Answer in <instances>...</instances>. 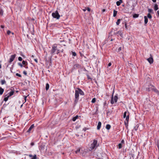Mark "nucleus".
<instances>
[{"label": "nucleus", "mask_w": 159, "mask_h": 159, "mask_svg": "<svg viewBox=\"0 0 159 159\" xmlns=\"http://www.w3.org/2000/svg\"><path fill=\"white\" fill-rule=\"evenodd\" d=\"M157 94L158 95H159V91H158V92H157Z\"/></svg>", "instance_id": "nucleus-58"}, {"label": "nucleus", "mask_w": 159, "mask_h": 159, "mask_svg": "<svg viewBox=\"0 0 159 159\" xmlns=\"http://www.w3.org/2000/svg\"><path fill=\"white\" fill-rule=\"evenodd\" d=\"M117 34H119L121 36L122 35V33H121V31H119L118 32H117Z\"/></svg>", "instance_id": "nucleus-32"}, {"label": "nucleus", "mask_w": 159, "mask_h": 159, "mask_svg": "<svg viewBox=\"0 0 159 159\" xmlns=\"http://www.w3.org/2000/svg\"><path fill=\"white\" fill-rule=\"evenodd\" d=\"M77 89L75 90V98H79V94L82 95H83L84 94V92L80 89L77 88Z\"/></svg>", "instance_id": "nucleus-2"}, {"label": "nucleus", "mask_w": 159, "mask_h": 159, "mask_svg": "<svg viewBox=\"0 0 159 159\" xmlns=\"http://www.w3.org/2000/svg\"><path fill=\"white\" fill-rule=\"evenodd\" d=\"M50 52L52 56L55 54H59L60 53V50L59 49L58 46L57 44H54L52 46V49Z\"/></svg>", "instance_id": "nucleus-1"}, {"label": "nucleus", "mask_w": 159, "mask_h": 159, "mask_svg": "<svg viewBox=\"0 0 159 159\" xmlns=\"http://www.w3.org/2000/svg\"><path fill=\"white\" fill-rule=\"evenodd\" d=\"M10 152V153H13V152H13V151L12 150Z\"/></svg>", "instance_id": "nucleus-60"}, {"label": "nucleus", "mask_w": 159, "mask_h": 159, "mask_svg": "<svg viewBox=\"0 0 159 159\" xmlns=\"http://www.w3.org/2000/svg\"><path fill=\"white\" fill-rule=\"evenodd\" d=\"M34 145V143L33 142H31L30 143V145L31 146H33Z\"/></svg>", "instance_id": "nucleus-49"}, {"label": "nucleus", "mask_w": 159, "mask_h": 159, "mask_svg": "<svg viewBox=\"0 0 159 159\" xmlns=\"http://www.w3.org/2000/svg\"><path fill=\"white\" fill-rule=\"evenodd\" d=\"M118 148H119L120 149L122 148V144L121 143H119L118 145Z\"/></svg>", "instance_id": "nucleus-35"}, {"label": "nucleus", "mask_w": 159, "mask_h": 159, "mask_svg": "<svg viewBox=\"0 0 159 159\" xmlns=\"http://www.w3.org/2000/svg\"><path fill=\"white\" fill-rule=\"evenodd\" d=\"M119 1L121 2H122V0H119Z\"/></svg>", "instance_id": "nucleus-63"}, {"label": "nucleus", "mask_w": 159, "mask_h": 159, "mask_svg": "<svg viewBox=\"0 0 159 159\" xmlns=\"http://www.w3.org/2000/svg\"><path fill=\"white\" fill-rule=\"evenodd\" d=\"M49 85L47 83L46 85L45 89L46 90H48L49 88Z\"/></svg>", "instance_id": "nucleus-19"}, {"label": "nucleus", "mask_w": 159, "mask_h": 159, "mask_svg": "<svg viewBox=\"0 0 159 159\" xmlns=\"http://www.w3.org/2000/svg\"><path fill=\"white\" fill-rule=\"evenodd\" d=\"M86 9H84L83 10L84 11H86Z\"/></svg>", "instance_id": "nucleus-59"}, {"label": "nucleus", "mask_w": 159, "mask_h": 159, "mask_svg": "<svg viewBox=\"0 0 159 159\" xmlns=\"http://www.w3.org/2000/svg\"><path fill=\"white\" fill-rule=\"evenodd\" d=\"M1 28H2V29H3V28H4V25H1Z\"/></svg>", "instance_id": "nucleus-53"}, {"label": "nucleus", "mask_w": 159, "mask_h": 159, "mask_svg": "<svg viewBox=\"0 0 159 159\" xmlns=\"http://www.w3.org/2000/svg\"><path fill=\"white\" fill-rule=\"evenodd\" d=\"M11 32L10 31L8 30L7 32V34L8 35H9L10 33H11Z\"/></svg>", "instance_id": "nucleus-42"}, {"label": "nucleus", "mask_w": 159, "mask_h": 159, "mask_svg": "<svg viewBox=\"0 0 159 159\" xmlns=\"http://www.w3.org/2000/svg\"><path fill=\"white\" fill-rule=\"evenodd\" d=\"M153 90L156 93H157V92H158V90L157 89H153Z\"/></svg>", "instance_id": "nucleus-39"}, {"label": "nucleus", "mask_w": 159, "mask_h": 159, "mask_svg": "<svg viewBox=\"0 0 159 159\" xmlns=\"http://www.w3.org/2000/svg\"><path fill=\"white\" fill-rule=\"evenodd\" d=\"M34 60L35 61V62L36 63H37L38 62V59H36V58H35V59H34Z\"/></svg>", "instance_id": "nucleus-48"}, {"label": "nucleus", "mask_w": 159, "mask_h": 159, "mask_svg": "<svg viewBox=\"0 0 159 159\" xmlns=\"http://www.w3.org/2000/svg\"><path fill=\"white\" fill-rule=\"evenodd\" d=\"M126 113H127L126 111H125L124 112V115H123V117L124 118H125L127 116H126Z\"/></svg>", "instance_id": "nucleus-33"}, {"label": "nucleus", "mask_w": 159, "mask_h": 159, "mask_svg": "<svg viewBox=\"0 0 159 159\" xmlns=\"http://www.w3.org/2000/svg\"><path fill=\"white\" fill-rule=\"evenodd\" d=\"M122 2H120V1H117L116 2V5L117 6H119L120 5V4L121 3H122Z\"/></svg>", "instance_id": "nucleus-29"}, {"label": "nucleus", "mask_w": 159, "mask_h": 159, "mask_svg": "<svg viewBox=\"0 0 159 159\" xmlns=\"http://www.w3.org/2000/svg\"><path fill=\"white\" fill-rule=\"evenodd\" d=\"M29 156L30 157H32L31 159H37V157L36 155H34V156L31 154H29Z\"/></svg>", "instance_id": "nucleus-9"}, {"label": "nucleus", "mask_w": 159, "mask_h": 159, "mask_svg": "<svg viewBox=\"0 0 159 159\" xmlns=\"http://www.w3.org/2000/svg\"><path fill=\"white\" fill-rule=\"evenodd\" d=\"M23 106V104L21 105L20 106V107H21Z\"/></svg>", "instance_id": "nucleus-64"}, {"label": "nucleus", "mask_w": 159, "mask_h": 159, "mask_svg": "<svg viewBox=\"0 0 159 159\" xmlns=\"http://www.w3.org/2000/svg\"><path fill=\"white\" fill-rule=\"evenodd\" d=\"M157 146L158 149H159V143H158V142L157 143Z\"/></svg>", "instance_id": "nucleus-50"}, {"label": "nucleus", "mask_w": 159, "mask_h": 159, "mask_svg": "<svg viewBox=\"0 0 159 159\" xmlns=\"http://www.w3.org/2000/svg\"><path fill=\"white\" fill-rule=\"evenodd\" d=\"M14 93V91H13L12 90H11V91L9 93V94L8 95L9 97H10L11 96H12L13 95Z\"/></svg>", "instance_id": "nucleus-13"}, {"label": "nucleus", "mask_w": 159, "mask_h": 159, "mask_svg": "<svg viewBox=\"0 0 159 159\" xmlns=\"http://www.w3.org/2000/svg\"><path fill=\"white\" fill-rule=\"evenodd\" d=\"M34 124H33L31 125L30 127L29 128V129L27 131V132L30 133L31 129L34 128Z\"/></svg>", "instance_id": "nucleus-10"}, {"label": "nucleus", "mask_w": 159, "mask_h": 159, "mask_svg": "<svg viewBox=\"0 0 159 159\" xmlns=\"http://www.w3.org/2000/svg\"><path fill=\"white\" fill-rule=\"evenodd\" d=\"M145 25L147 24L148 22V19L146 16H144Z\"/></svg>", "instance_id": "nucleus-12"}, {"label": "nucleus", "mask_w": 159, "mask_h": 159, "mask_svg": "<svg viewBox=\"0 0 159 159\" xmlns=\"http://www.w3.org/2000/svg\"><path fill=\"white\" fill-rule=\"evenodd\" d=\"M52 16L53 18L58 19L60 17V15H59L58 11H56L55 12L52 13Z\"/></svg>", "instance_id": "nucleus-5"}, {"label": "nucleus", "mask_w": 159, "mask_h": 159, "mask_svg": "<svg viewBox=\"0 0 159 159\" xmlns=\"http://www.w3.org/2000/svg\"><path fill=\"white\" fill-rule=\"evenodd\" d=\"M129 120V115H128L126 117V120L127 121V122H128V121Z\"/></svg>", "instance_id": "nucleus-27"}, {"label": "nucleus", "mask_w": 159, "mask_h": 159, "mask_svg": "<svg viewBox=\"0 0 159 159\" xmlns=\"http://www.w3.org/2000/svg\"><path fill=\"white\" fill-rule=\"evenodd\" d=\"M96 98H93L92 99L91 102L93 103H94L96 102Z\"/></svg>", "instance_id": "nucleus-31"}, {"label": "nucleus", "mask_w": 159, "mask_h": 159, "mask_svg": "<svg viewBox=\"0 0 159 159\" xmlns=\"http://www.w3.org/2000/svg\"><path fill=\"white\" fill-rule=\"evenodd\" d=\"M23 73L25 75H26L27 74V72L25 71H23Z\"/></svg>", "instance_id": "nucleus-46"}, {"label": "nucleus", "mask_w": 159, "mask_h": 159, "mask_svg": "<svg viewBox=\"0 0 159 159\" xmlns=\"http://www.w3.org/2000/svg\"><path fill=\"white\" fill-rule=\"evenodd\" d=\"M4 91V89L0 87V95H2L3 94Z\"/></svg>", "instance_id": "nucleus-15"}, {"label": "nucleus", "mask_w": 159, "mask_h": 159, "mask_svg": "<svg viewBox=\"0 0 159 159\" xmlns=\"http://www.w3.org/2000/svg\"><path fill=\"white\" fill-rule=\"evenodd\" d=\"M147 18L148 17L149 19H151L152 18V16L149 13L147 15Z\"/></svg>", "instance_id": "nucleus-26"}, {"label": "nucleus", "mask_w": 159, "mask_h": 159, "mask_svg": "<svg viewBox=\"0 0 159 159\" xmlns=\"http://www.w3.org/2000/svg\"><path fill=\"white\" fill-rule=\"evenodd\" d=\"M80 67L81 66L78 64H75L74 66V68L75 69H78L80 68Z\"/></svg>", "instance_id": "nucleus-8"}, {"label": "nucleus", "mask_w": 159, "mask_h": 159, "mask_svg": "<svg viewBox=\"0 0 159 159\" xmlns=\"http://www.w3.org/2000/svg\"><path fill=\"white\" fill-rule=\"evenodd\" d=\"M79 99V98H75V103H77V101H78V100Z\"/></svg>", "instance_id": "nucleus-41"}, {"label": "nucleus", "mask_w": 159, "mask_h": 159, "mask_svg": "<svg viewBox=\"0 0 159 159\" xmlns=\"http://www.w3.org/2000/svg\"><path fill=\"white\" fill-rule=\"evenodd\" d=\"M18 60L20 61H22V58L21 57H18Z\"/></svg>", "instance_id": "nucleus-44"}, {"label": "nucleus", "mask_w": 159, "mask_h": 159, "mask_svg": "<svg viewBox=\"0 0 159 159\" xmlns=\"http://www.w3.org/2000/svg\"><path fill=\"white\" fill-rule=\"evenodd\" d=\"M3 14V11L1 8L0 7V16H2Z\"/></svg>", "instance_id": "nucleus-16"}, {"label": "nucleus", "mask_w": 159, "mask_h": 159, "mask_svg": "<svg viewBox=\"0 0 159 159\" xmlns=\"http://www.w3.org/2000/svg\"><path fill=\"white\" fill-rule=\"evenodd\" d=\"M72 53L73 56H75L76 55V53L75 52L72 51Z\"/></svg>", "instance_id": "nucleus-34"}, {"label": "nucleus", "mask_w": 159, "mask_h": 159, "mask_svg": "<svg viewBox=\"0 0 159 159\" xmlns=\"http://www.w3.org/2000/svg\"><path fill=\"white\" fill-rule=\"evenodd\" d=\"M111 62H109L108 63V65L107 67H109V66H111Z\"/></svg>", "instance_id": "nucleus-47"}, {"label": "nucleus", "mask_w": 159, "mask_h": 159, "mask_svg": "<svg viewBox=\"0 0 159 159\" xmlns=\"http://www.w3.org/2000/svg\"><path fill=\"white\" fill-rule=\"evenodd\" d=\"M16 75L17 76H19V77H21V75L20 74H19L18 73H17L16 74Z\"/></svg>", "instance_id": "nucleus-38"}, {"label": "nucleus", "mask_w": 159, "mask_h": 159, "mask_svg": "<svg viewBox=\"0 0 159 159\" xmlns=\"http://www.w3.org/2000/svg\"><path fill=\"white\" fill-rule=\"evenodd\" d=\"M18 65L20 66L21 67H23V65L20 63H18Z\"/></svg>", "instance_id": "nucleus-43"}, {"label": "nucleus", "mask_w": 159, "mask_h": 159, "mask_svg": "<svg viewBox=\"0 0 159 159\" xmlns=\"http://www.w3.org/2000/svg\"><path fill=\"white\" fill-rule=\"evenodd\" d=\"M114 92L113 91L111 98L110 102L111 104H113L114 103V102H117L118 98L117 94L114 96V98L113 97Z\"/></svg>", "instance_id": "nucleus-4"}, {"label": "nucleus", "mask_w": 159, "mask_h": 159, "mask_svg": "<svg viewBox=\"0 0 159 159\" xmlns=\"http://www.w3.org/2000/svg\"><path fill=\"white\" fill-rule=\"evenodd\" d=\"M48 155H51V153H50L48 154Z\"/></svg>", "instance_id": "nucleus-62"}, {"label": "nucleus", "mask_w": 159, "mask_h": 159, "mask_svg": "<svg viewBox=\"0 0 159 159\" xmlns=\"http://www.w3.org/2000/svg\"><path fill=\"white\" fill-rule=\"evenodd\" d=\"M16 54H15L13 55H12L11 56L9 60V63H11L12 61H13L15 57H16Z\"/></svg>", "instance_id": "nucleus-7"}, {"label": "nucleus", "mask_w": 159, "mask_h": 159, "mask_svg": "<svg viewBox=\"0 0 159 159\" xmlns=\"http://www.w3.org/2000/svg\"><path fill=\"white\" fill-rule=\"evenodd\" d=\"M28 96V95L27 96H25L24 97V99L25 100V102L26 101V98Z\"/></svg>", "instance_id": "nucleus-45"}, {"label": "nucleus", "mask_w": 159, "mask_h": 159, "mask_svg": "<svg viewBox=\"0 0 159 159\" xmlns=\"http://www.w3.org/2000/svg\"><path fill=\"white\" fill-rule=\"evenodd\" d=\"M121 20V19H118L117 21L116 22V24L117 25H119V24L120 23V21Z\"/></svg>", "instance_id": "nucleus-25"}, {"label": "nucleus", "mask_w": 159, "mask_h": 159, "mask_svg": "<svg viewBox=\"0 0 159 159\" xmlns=\"http://www.w3.org/2000/svg\"><path fill=\"white\" fill-rule=\"evenodd\" d=\"M106 129L108 130L109 129L111 128V125L109 124H107L106 126Z\"/></svg>", "instance_id": "nucleus-21"}, {"label": "nucleus", "mask_w": 159, "mask_h": 159, "mask_svg": "<svg viewBox=\"0 0 159 159\" xmlns=\"http://www.w3.org/2000/svg\"><path fill=\"white\" fill-rule=\"evenodd\" d=\"M124 141L123 140H121L120 143H121V144L124 143Z\"/></svg>", "instance_id": "nucleus-52"}, {"label": "nucleus", "mask_w": 159, "mask_h": 159, "mask_svg": "<svg viewBox=\"0 0 159 159\" xmlns=\"http://www.w3.org/2000/svg\"><path fill=\"white\" fill-rule=\"evenodd\" d=\"M0 82H1V84H2V85H3V84H6V82L4 80H1L0 81Z\"/></svg>", "instance_id": "nucleus-18"}, {"label": "nucleus", "mask_w": 159, "mask_h": 159, "mask_svg": "<svg viewBox=\"0 0 159 159\" xmlns=\"http://www.w3.org/2000/svg\"><path fill=\"white\" fill-rule=\"evenodd\" d=\"M101 125V122L99 121L98 122V125L97 127V129L98 130L100 129Z\"/></svg>", "instance_id": "nucleus-11"}, {"label": "nucleus", "mask_w": 159, "mask_h": 159, "mask_svg": "<svg viewBox=\"0 0 159 159\" xmlns=\"http://www.w3.org/2000/svg\"><path fill=\"white\" fill-rule=\"evenodd\" d=\"M86 10H87L89 11H90V9L89 7H88Z\"/></svg>", "instance_id": "nucleus-51"}, {"label": "nucleus", "mask_w": 159, "mask_h": 159, "mask_svg": "<svg viewBox=\"0 0 159 159\" xmlns=\"http://www.w3.org/2000/svg\"><path fill=\"white\" fill-rule=\"evenodd\" d=\"M124 123H125V124L126 126H128V122H127V121H125Z\"/></svg>", "instance_id": "nucleus-40"}, {"label": "nucleus", "mask_w": 159, "mask_h": 159, "mask_svg": "<svg viewBox=\"0 0 159 159\" xmlns=\"http://www.w3.org/2000/svg\"><path fill=\"white\" fill-rule=\"evenodd\" d=\"M98 141L97 140H94L93 142L91 144L90 148L91 149H96L99 146V144H98Z\"/></svg>", "instance_id": "nucleus-3"}, {"label": "nucleus", "mask_w": 159, "mask_h": 159, "mask_svg": "<svg viewBox=\"0 0 159 159\" xmlns=\"http://www.w3.org/2000/svg\"><path fill=\"white\" fill-rule=\"evenodd\" d=\"M147 60L150 64L153 63V60L151 54L150 55V57L148 58Z\"/></svg>", "instance_id": "nucleus-6"}, {"label": "nucleus", "mask_w": 159, "mask_h": 159, "mask_svg": "<svg viewBox=\"0 0 159 159\" xmlns=\"http://www.w3.org/2000/svg\"><path fill=\"white\" fill-rule=\"evenodd\" d=\"M124 24H125V28H126V29H127V22H124Z\"/></svg>", "instance_id": "nucleus-36"}, {"label": "nucleus", "mask_w": 159, "mask_h": 159, "mask_svg": "<svg viewBox=\"0 0 159 159\" xmlns=\"http://www.w3.org/2000/svg\"><path fill=\"white\" fill-rule=\"evenodd\" d=\"M75 154L80 153H81V152L80 151V150H77L75 151Z\"/></svg>", "instance_id": "nucleus-23"}, {"label": "nucleus", "mask_w": 159, "mask_h": 159, "mask_svg": "<svg viewBox=\"0 0 159 159\" xmlns=\"http://www.w3.org/2000/svg\"><path fill=\"white\" fill-rule=\"evenodd\" d=\"M7 95H6L4 99V100L5 102L7 101L8 100V98L9 97L8 96H7V97H6Z\"/></svg>", "instance_id": "nucleus-22"}, {"label": "nucleus", "mask_w": 159, "mask_h": 159, "mask_svg": "<svg viewBox=\"0 0 159 159\" xmlns=\"http://www.w3.org/2000/svg\"><path fill=\"white\" fill-rule=\"evenodd\" d=\"M158 9V6L157 4H155L154 6V10L157 11Z\"/></svg>", "instance_id": "nucleus-17"}, {"label": "nucleus", "mask_w": 159, "mask_h": 159, "mask_svg": "<svg viewBox=\"0 0 159 159\" xmlns=\"http://www.w3.org/2000/svg\"><path fill=\"white\" fill-rule=\"evenodd\" d=\"M22 64L24 65H26L27 64V62L26 61L23 60L22 62Z\"/></svg>", "instance_id": "nucleus-28"}, {"label": "nucleus", "mask_w": 159, "mask_h": 159, "mask_svg": "<svg viewBox=\"0 0 159 159\" xmlns=\"http://www.w3.org/2000/svg\"><path fill=\"white\" fill-rule=\"evenodd\" d=\"M1 67H2L1 65V64H0V69L1 68Z\"/></svg>", "instance_id": "nucleus-61"}, {"label": "nucleus", "mask_w": 159, "mask_h": 159, "mask_svg": "<svg viewBox=\"0 0 159 159\" xmlns=\"http://www.w3.org/2000/svg\"><path fill=\"white\" fill-rule=\"evenodd\" d=\"M138 126H135L134 127V130L135 131L137 130L138 129Z\"/></svg>", "instance_id": "nucleus-37"}, {"label": "nucleus", "mask_w": 159, "mask_h": 159, "mask_svg": "<svg viewBox=\"0 0 159 159\" xmlns=\"http://www.w3.org/2000/svg\"><path fill=\"white\" fill-rule=\"evenodd\" d=\"M157 14L158 15V16H159V11H157Z\"/></svg>", "instance_id": "nucleus-54"}, {"label": "nucleus", "mask_w": 159, "mask_h": 159, "mask_svg": "<svg viewBox=\"0 0 159 159\" xmlns=\"http://www.w3.org/2000/svg\"><path fill=\"white\" fill-rule=\"evenodd\" d=\"M106 11V10L105 9H103L102 10V12H104V11Z\"/></svg>", "instance_id": "nucleus-57"}, {"label": "nucleus", "mask_w": 159, "mask_h": 159, "mask_svg": "<svg viewBox=\"0 0 159 159\" xmlns=\"http://www.w3.org/2000/svg\"><path fill=\"white\" fill-rule=\"evenodd\" d=\"M139 14H135L133 15V17H134V18H137L139 17Z\"/></svg>", "instance_id": "nucleus-30"}, {"label": "nucleus", "mask_w": 159, "mask_h": 159, "mask_svg": "<svg viewBox=\"0 0 159 159\" xmlns=\"http://www.w3.org/2000/svg\"><path fill=\"white\" fill-rule=\"evenodd\" d=\"M152 1L154 2H156V0H152Z\"/></svg>", "instance_id": "nucleus-55"}, {"label": "nucleus", "mask_w": 159, "mask_h": 159, "mask_svg": "<svg viewBox=\"0 0 159 159\" xmlns=\"http://www.w3.org/2000/svg\"><path fill=\"white\" fill-rule=\"evenodd\" d=\"M117 11H116L115 10H114L113 11V15L114 17H115L117 15Z\"/></svg>", "instance_id": "nucleus-20"}, {"label": "nucleus", "mask_w": 159, "mask_h": 159, "mask_svg": "<svg viewBox=\"0 0 159 159\" xmlns=\"http://www.w3.org/2000/svg\"><path fill=\"white\" fill-rule=\"evenodd\" d=\"M148 12L149 13H153V10L152 9H151L150 8H148Z\"/></svg>", "instance_id": "nucleus-24"}, {"label": "nucleus", "mask_w": 159, "mask_h": 159, "mask_svg": "<svg viewBox=\"0 0 159 159\" xmlns=\"http://www.w3.org/2000/svg\"><path fill=\"white\" fill-rule=\"evenodd\" d=\"M79 116L78 115L76 116H75L73 117L72 120L74 121H75L78 118Z\"/></svg>", "instance_id": "nucleus-14"}, {"label": "nucleus", "mask_w": 159, "mask_h": 159, "mask_svg": "<svg viewBox=\"0 0 159 159\" xmlns=\"http://www.w3.org/2000/svg\"><path fill=\"white\" fill-rule=\"evenodd\" d=\"M83 130L84 131H86V129L85 128H84L83 129Z\"/></svg>", "instance_id": "nucleus-56"}]
</instances>
